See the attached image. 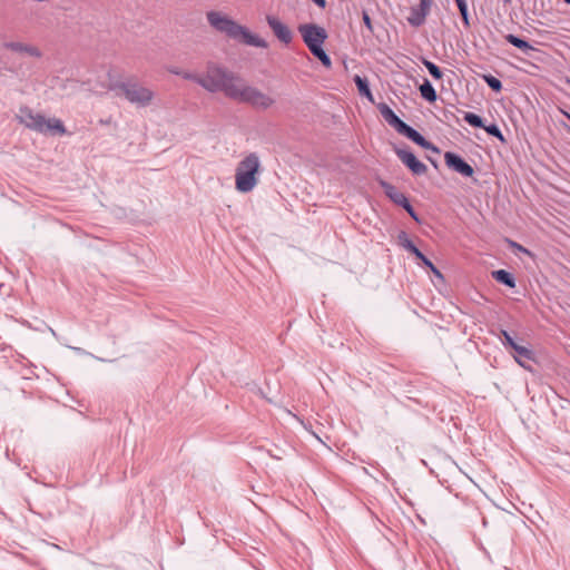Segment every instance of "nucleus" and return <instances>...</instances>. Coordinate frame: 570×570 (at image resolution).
I'll return each instance as SVG.
<instances>
[{
  "mask_svg": "<svg viewBox=\"0 0 570 570\" xmlns=\"http://www.w3.org/2000/svg\"><path fill=\"white\" fill-rule=\"evenodd\" d=\"M505 40L511 43L512 46L521 49L523 52H528L530 50H533L534 48L525 40L514 36V35H507L505 36Z\"/></svg>",
  "mask_w": 570,
  "mask_h": 570,
  "instance_id": "20",
  "label": "nucleus"
},
{
  "mask_svg": "<svg viewBox=\"0 0 570 570\" xmlns=\"http://www.w3.org/2000/svg\"><path fill=\"white\" fill-rule=\"evenodd\" d=\"M518 248H519V249H521V250H523V252H525V253H528V250H527V249H524V248H523L522 246H520V245H518Z\"/></svg>",
  "mask_w": 570,
  "mask_h": 570,
  "instance_id": "34",
  "label": "nucleus"
},
{
  "mask_svg": "<svg viewBox=\"0 0 570 570\" xmlns=\"http://www.w3.org/2000/svg\"><path fill=\"white\" fill-rule=\"evenodd\" d=\"M315 4H317L320 8H325L326 0H312Z\"/></svg>",
  "mask_w": 570,
  "mask_h": 570,
  "instance_id": "32",
  "label": "nucleus"
},
{
  "mask_svg": "<svg viewBox=\"0 0 570 570\" xmlns=\"http://www.w3.org/2000/svg\"><path fill=\"white\" fill-rule=\"evenodd\" d=\"M181 77L186 80L195 81L200 86V80L203 76L194 73V72H181Z\"/></svg>",
  "mask_w": 570,
  "mask_h": 570,
  "instance_id": "28",
  "label": "nucleus"
},
{
  "mask_svg": "<svg viewBox=\"0 0 570 570\" xmlns=\"http://www.w3.org/2000/svg\"><path fill=\"white\" fill-rule=\"evenodd\" d=\"M399 206L403 207L405 210H407L410 207H412L407 197L405 198V202H402Z\"/></svg>",
  "mask_w": 570,
  "mask_h": 570,
  "instance_id": "31",
  "label": "nucleus"
},
{
  "mask_svg": "<svg viewBox=\"0 0 570 570\" xmlns=\"http://www.w3.org/2000/svg\"><path fill=\"white\" fill-rule=\"evenodd\" d=\"M362 19H363V22L366 26V28L372 32L373 31L372 20L366 11H363Z\"/></svg>",
  "mask_w": 570,
  "mask_h": 570,
  "instance_id": "29",
  "label": "nucleus"
},
{
  "mask_svg": "<svg viewBox=\"0 0 570 570\" xmlns=\"http://www.w3.org/2000/svg\"><path fill=\"white\" fill-rule=\"evenodd\" d=\"M401 135L405 136L416 145L421 146L424 149L432 150L434 153H440L439 148L435 147L432 142L426 140L417 130L409 126L407 124L400 132Z\"/></svg>",
  "mask_w": 570,
  "mask_h": 570,
  "instance_id": "13",
  "label": "nucleus"
},
{
  "mask_svg": "<svg viewBox=\"0 0 570 570\" xmlns=\"http://www.w3.org/2000/svg\"><path fill=\"white\" fill-rule=\"evenodd\" d=\"M422 62L434 79L439 80L442 78L443 73L435 63L428 59H423Z\"/></svg>",
  "mask_w": 570,
  "mask_h": 570,
  "instance_id": "25",
  "label": "nucleus"
},
{
  "mask_svg": "<svg viewBox=\"0 0 570 570\" xmlns=\"http://www.w3.org/2000/svg\"><path fill=\"white\" fill-rule=\"evenodd\" d=\"M262 165L259 156L256 153H249L238 164L235 169V188L237 191L250 193L259 181Z\"/></svg>",
  "mask_w": 570,
  "mask_h": 570,
  "instance_id": "3",
  "label": "nucleus"
},
{
  "mask_svg": "<svg viewBox=\"0 0 570 570\" xmlns=\"http://www.w3.org/2000/svg\"><path fill=\"white\" fill-rule=\"evenodd\" d=\"M514 354H513V357H514V361L520 365L522 366L523 368L525 370H531L530 365L528 364V362L530 361H534V352L525 346H522V345H518L514 350H513Z\"/></svg>",
  "mask_w": 570,
  "mask_h": 570,
  "instance_id": "15",
  "label": "nucleus"
},
{
  "mask_svg": "<svg viewBox=\"0 0 570 570\" xmlns=\"http://www.w3.org/2000/svg\"><path fill=\"white\" fill-rule=\"evenodd\" d=\"M4 47L14 52L26 53L36 58L41 57V51L37 47L23 42H6Z\"/></svg>",
  "mask_w": 570,
  "mask_h": 570,
  "instance_id": "16",
  "label": "nucleus"
},
{
  "mask_svg": "<svg viewBox=\"0 0 570 570\" xmlns=\"http://www.w3.org/2000/svg\"><path fill=\"white\" fill-rule=\"evenodd\" d=\"M501 335V342L504 347H510L511 350H514L519 344L513 340V337L510 335V333L505 330L500 331Z\"/></svg>",
  "mask_w": 570,
  "mask_h": 570,
  "instance_id": "26",
  "label": "nucleus"
},
{
  "mask_svg": "<svg viewBox=\"0 0 570 570\" xmlns=\"http://www.w3.org/2000/svg\"><path fill=\"white\" fill-rule=\"evenodd\" d=\"M419 90H420L422 98H424L429 102H434L438 98L435 89L433 88L432 83L428 79H425L423 81V83L420 86Z\"/></svg>",
  "mask_w": 570,
  "mask_h": 570,
  "instance_id": "19",
  "label": "nucleus"
},
{
  "mask_svg": "<svg viewBox=\"0 0 570 570\" xmlns=\"http://www.w3.org/2000/svg\"><path fill=\"white\" fill-rule=\"evenodd\" d=\"M206 18L208 23L216 31L224 33L233 40L257 48H267L268 46L264 39L252 33L246 27L238 24L235 20L220 11H209Z\"/></svg>",
  "mask_w": 570,
  "mask_h": 570,
  "instance_id": "1",
  "label": "nucleus"
},
{
  "mask_svg": "<svg viewBox=\"0 0 570 570\" xmlns=\"http://www.w3.org/2000/svg\"><path fill=\"white\" fill-rule=\"evenodd\" d=\"M266 21L279 41L284 42L285 45L292 41V31L279 19L274 16H267Z\"/></svg>",
  "mask_w": 570,
  "mask_h": 570,
  "instance_id": "12",
  "label": "nucleus"
},
{
  "mask_svg": "<svg viewBox=\"0 0 570 570\" xmlns=\"http://www.w3.org/2000/svg\"><path fill=\"white\" fill-rule=\"evenodd\" d=\"M399 159L414 174L417 176L424 175L428 171V167L420 161L415 155L405 149H396Z\"/></svg>",
  "mask_w": 570,
  "mask_h": 570,
  "instance_id": "8",
  "label": "nucleus"
},
{
  "mask_svg": "<svg viewBox=\"0 0 570 570\" xmlns=\"http://www.w3.org/2000/svg\"><path fill=\"white\" fill-rule=\"evenodd\" d=\"M200 86L209 92L223 91L226 97L233 98L240 78L227 68L216 63H208L203 75Z\"/></svg>",
  "mask_w": 570,
  "mask_h": 570,
  "instance_id": "2",
  "label": "nucleus"
},
{
  "mask_svg": "<svg viewBox=\"0 0 570 570\" xmlns=\"http://www.w3.org/2000/svg\"><path fill=\"white\" fill-rule=\"evenodd\" d=\"M379 109L383 119L400 134L406 124L387 105L382 104Z\"/></svg>",
  "mask_w": 570,
  "mask_h": 570,
  "instance_id": "14",
  "label": "nucleus"
},
{
  "mask_svg": "<svg viewBox=\"0 0 570 570\" xmlns=\"http://www.w3.org/2000/svg\"><path fill=\"white\" fill-rule=\"evenodd\" d=\"M381 187L384 189L385 195L396 205H400L402 202H405L406 196L397 190L393 185L382 180L380 183Z\"/></svg>",
  "mask_w": 570,
  "mask_h": 570,
  "instance_id": "17",
  "label": "nucleus"
},
{
  "mask_svg": "<svg viewBox=\"0 0 570 570\" xmlns=\"http://www.w3.org/2000/svg\"><path fill=\"white\" fill-rule=\"evenodd\" d=\"M298 31L312 55L316 57L324 67L330 68L332 66L331 58L322 47L327 39L326 30L317 24L306 23L301 24Z\"/></svg>",
  "mask_w": 570,
  "mask_h": 570,
  "instance_id": "5",
  "label": "nucleus"
},
{
  "mask_svg": "<svg viewBox=\"0 0 570 570\" xmlns=\"http://www.w3.org/2000/svg\"><path fill=\"white\" fill-rule=\"evenodd\" d=\"M483 129L490 135V136H493L495 138H498L500 141L504 142L505 139L500 130V128L495 125V124H491V125H488L483 127Z\"/></svg>",
  "mask_w": 570,
  "mask_h": 570,
  "instance_id": "27",
  "label": "nucleus"
},
{
  "mask_svg": "<svg viewBox=\"0 0 570 570\" xmlns=\"http://www.w3.org/2000/svg\"><path fill=\"white\" fill-rule=\"evenodd\" d=\"M455 3L458 6V9L460 11L461 18L463 20V23L466 28L470 27V19H469V12H468V4L465 0H455Z\"/></svg>",
  "mask_w": 570,
  "mask_h": 570,
  "instance_id": "23",
  "label": "nucleus"
},
{
  "mask_svg": "<svg viewBox=\"0 0 570 570\" xmlns=\"http://www.w3.org/2000/svg\"><path fill=\"white\" fill-rule=\"evenodd\" d=\"M120 95H122L130 104L145 108L148 107L154 99V91L137 81L121 82L117 86Z\"/></svg>",
  "mask_w": 570,
  "mask_h": 570,
  "instance_id": "7",
  "label": "nucleus"
},
{
  "mask_svg": "<svg viewBox=\"0 0 570 570\" xmlns=\"http://www.w3.org/2000/svg\"><path fill=\"white\" fill-rule=\"evenodd\" d=\"M492 277L497 282H499L501 284H504L508 287L513 288L515 286V281H514L513 276L509 272H507L505 269L493 271L492 272Z\"/></svg>",
  "mask_w": 570,
  "mask_h": 570,
  "instance_id": "18",
  "label": "nucleus"
},
{
  "mask_svg": "<svg viewBox=\"0 0 570 570\" xmlns=\"http://www.w3.org/2000/svg\"><path fill=\"white\" fill-rule=\"evenodd\" d=\"M234 100L250 105L255 109L266 110L275 104V99L256 87L246 85L242 79L237 86Z\"/></svg>",
  "mask_w": 570,
  "mask_h": 570,
  "instance_id": "6",
  "label": "nucleus"
},
{
  "mask_svg": "<svg viewBox=\"0 0 570 570\" xmlns=\"http://www.w3.org/2000/svg\"><path fill=\"white\" fill-rule=\"evenodd\" d=\"M18 121L28 129L40 134H58L63 135L66 128L61 120L57 118H46L41 114L33 112L29 107H20L16 116Z\"/></svg>",
  "mask_w": 570,
  "mask_h": 570,
  "instance_id": "4",
  "label": "nucleus"
},
{
  "mask_svg": "<svg viewBox=\"0 0 570 570\" xmlns=\"http://www.w3.org/2000/svg\"><path fill=\"white\" fill-rule=\"evenodd\" d=\"M463 119L472 127H475V128L484 127L483 119L476 114L465 112L463 116Z\"/></svg>",
  "mask_w": 570,
  "mask_h": 570,
  "instance_id": "22",
  "label": "nucleus"
},
{
  "mask_svg": "<svg viewBox=\"0 0 570 570\" xmlns=\"http://www.w3.org/2000/svg\"><path fill=\"white\" fill-rule=\"evenodd\" d=\"M482 79L485 81V83L495 92L501 91L502 89V82L500 79L495 78L492 75H482Z\"/></svg>",
  "mask_w": 570,
  "mask_h": 570,
  "instance_id": "24",
  "label": "nucleus"
},
{
  "mask_svg": "<svg viewBox=\"0 0 570 570\" xmlns=\"http://www.w3.org/2000/svg\"><path fill=\"white\" fill-rule=\"evenodd\" d=\"M406 212L409 213V215H410L414 220H416V222L419 220L417 215H416V213H415V210H414V208H413V207H410Z\"/></svg>",
  "mask_w": 570,
  "mask_h": 570,
  "instance_id": "30",
  "label": "nucleus"
},
{
  "mask_svg": "<svg viewBox=\"0 0 570 570\" xmlns=\"http://www.w3.org/2000/svg\"><path fill=\"white\" fill-rule=\"evenodd\" d=\"M354 82H355V85L357 87L358 92L362 96H365L366 98H368L371 101H373V96H372V92H371L367 79L366 78H362L360 76H355L354 77Z\"/></svg>",
  "mask_w": 570,
  "mask_h": 570,
  "instance_id": "21",
  "label": "nucleus"
},
{
  "mask_svg": "<svg viewBox=\"0 0 570 570\" xmlns=\"http://www.w3.org/2000/svg\"><path fill=\"white\" fill-rule=\"evenodd\" d=\"M170 72H171V73H175V75H178V76H181V72H183V71H180V70H178V69H170Z\"/></svg>",
  "mask_w": 570,
  "mask_h": 570,
  "instance_id": "33",
  "label": "nucleus"
},
{
  "mask_svg": "<svg viewBox=\"0 0 570 570\" xmlns=\"http://www.w3.org/2000/svg\"><path fill=\"white\" fill-rule=\"evenodd\" d=\"M432 6V0H420L417 6H413L410 10L407 21L413 27H420L425 22Z\"/></svg>",
  "mask_w": 570,
  "mask_h": 570,
  "instance_id": "10",
  "label": "nucleus"
},
{
  "mask_svg": "<svg viewBox=\"0 0 570 570\" xmlns=\"http://www.w3.org/2000/svg\"><path fill=\"white\" fill-rule=\"evenodd\" d=\"M402 246L420 259L438 278L443 279L442 273L434 264L403 234Z\"/></svg>",
  "mask_w": 570,
  "mask_h": 570,
  "instance_id": "11",
  "label": "nucleus"
},
{
  "mask_svg": "<svg viewBox=\"0 0 570 570\" xmlns=\"http://www.w3.org/2000/svg\"><path fill=\"white\" fill-rule=\"evenodd\" d=\"M444 159L449 168L461 174L462 176L471 177L474 174L473 167L470 164H468L462 157L454 153H445Z\"/></svg>",
  "mask_w": 570,
  "mask_h": 570,
  "instance_id": "9",
  "label": "nucleus"
},
{
  "mask_svg": "<svg viewBox=\"0 0 570 570\" xmlns=\"http://www.w3.org/2000/svg\"><path fill=\"white\" fill-rule=\"evenodd\" d=\"M566 3L570 4V0H563Z\"/></svg>",
  "mask_w": 570,
  "mask_h": 570,
  "instance_id": "35",
  "label": "nucleus"
}]
</instances>
